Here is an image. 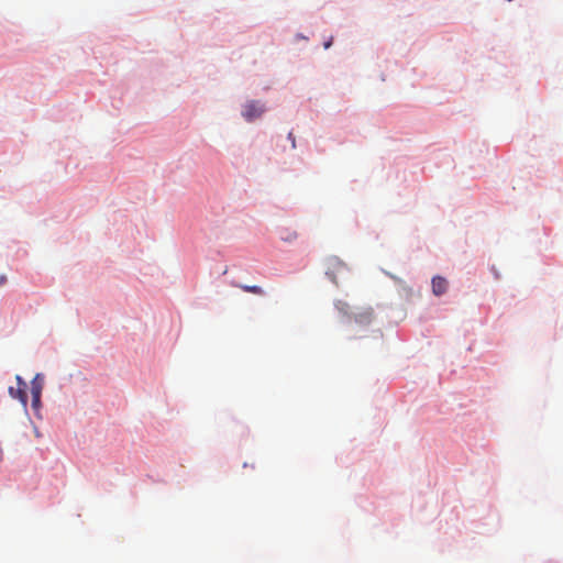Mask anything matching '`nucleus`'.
Segmentation results:
<instances>
[{"label": "nucleus", "instance_id": "f257e3e1", "mask_svg": "<svg viewBox=\"0 0 563 563\" xmlns=\"http://www.w3.org/2000/svg\"><path fill=\"white\" fill-rule=\"evenodd\" d=\"M324 271L329 279L338 285L339 280H344L350 275V267L338 256H329L324 260Z\"/></svg>", "mask_w": 563, "mask_h": 563}, {"label": "nucleus", "instance_id": "f03ea898", "mask_svg": "<svg viewBox=\"0 0 563 563\" xmlns=\"http://www.w3.org/2000/svg\"><path fill=\"white\" fill-rule=\"evenodd\" d=\"M264 112V106L257 101L252 100L245 103L242 115L246 121L252 122L255 119H258Z\"/></svg>", "mask_w": 563, "mask_h": 563}, {"label": "nucleus", "instance_id": "7ed1b4c3", "mask_svg": "<svg viewBox=\"0 0 563 563\" xmlns=\"http://www.w3.org/2000/svg\"><path fill=\"white\" fill-rule=\"evenodd\" d=\"M44 386L42 374H36L31 382L32 407L37 409L41 405V395Z\"/></svg>", "mask_w": 563, "mask_h": 563}, {"label": "nucleus", "instance_id": "20e7f679", "mask_svg": "<svg viewBox=\"0 0 563 563\" xmlns=\"http://www.w3.org/2000/svg\"><path fill=\"white\" fill-rule=\"evenodd\" d=\"M8 393L10 395L11 398L13 399H18L21 405L23 406L24 409H26L27 407V394H26V389L21 387H9L8 389Z\"/></svg>", "mask_w": 563, "mask_h": 563}, {"label": "nucleus", "instance_id": "39448f33", "mask_svg": "<svg viewBox=\"0 0 563 563\" xmlns=\"http://www.w3.org/2000/svg\"><path fill=\"white\" fill-rule=\"evenodd\" d=\"M448 289V280L441 276H434L432 278V292L435 296L443 295Z\"/></svg>", "mask_w": 563, "mask_h": 563}, {"label": "nucleus", "instance_id": "423d86ee", "mask_svg": "<svg viewBox=\"0 0 563 563\" xmlns=\"http://www.w3.org/2000/svg\"><path fill=\"white\" fill-rule=\"evenodd\" d=\"M373 318V310L366 309L363 312L355 316V320L360 323H369Z\"/></svg>", "mask_w": 563, "mask_h": 563}, {"label": "nucleus", "instance_id": "0eeeda50", "mask_svg": "<svg viewBox=\"0 0 563 563\" xmlns=\"http://www.w3.org/2000/svg\"><path fill=\"white\" fill-rule=\"evenodd\" d=\"M238 287H240L243 291H246V292H251V294H255V295H260V296L265 295L264 289L256 285H254V286L238 285Z\"/></svg>", "mask_w": 563, "mask_h": 563}, {"label": "nucleus", "instance_id": "6e6552de", "mask_svg": "<svg viewBox=\"0 0 563 563\" xmlns=\"http://www.w3.org/2000/svg\"><path fill=\"white\" fill-rule=\"evenodd\" d=\"M335 307L343 314H350V306L347 302L339 300L335 302Z\"/></svg>", "mask_w": 563, "mask_h": 563}, {"label": "nucleus", "instance_id": "1a4fd4ad", "mask_svg": "<svg viewBox=\"0 0 563 563\" xmlns=\"http://www.w3.org/2000/svg\"><path fill=\"white\" fill-rule=\"evenodd\" d=\"M15 380H16V384H18L19 388L23 387V388L26 389V383L24 382V379L20 375L15 376Z\"/></svg>", "mask_w": 563, "mask_h": 563}, {"label": "nucleus", "instance_id": "9d476101", "mask_svg": "<svg viewBox=\"0 0 563 563\" xmlns=\"http://www.w3.org/2000/svg\"><path fill=\"white\" fill-rule=\"evenodd\" d=\"M288 139H289V140H291L292 147H295V146H296V143H295V137H294L292 132H290V133L288 134Z\"/></svg>", "mask_w": 563, "mask_h": 563}, {"label": "nucleus", "instance_id": "9b49d317", "mask_svg": "<svg viewBox=\"0 0 563 563\" xmlns=\"http://www.w3.org/2000/svg\"><path fill=\"white\" fill-rule=\"evenodd\" d=\"M7 282V277L4 275L0 276V286H2Z\"/></svg>", "mask_w": 563, "mask_h": 563}, {"label": "nucleus", "instance_id": "f8f14e48", "mask_svg": "<svg viewBox=\"0 0 563 563\" xmlns=\"http://www.w3.org/2000/svg\"><path fill=\"white\" fill-rule=\"evenodd\" d=\"M329 46H330V43H325V44H324V47H325V48H329Z\"/></svg>", "mask_w": 563, "mask_h": 563}]
</instances>
